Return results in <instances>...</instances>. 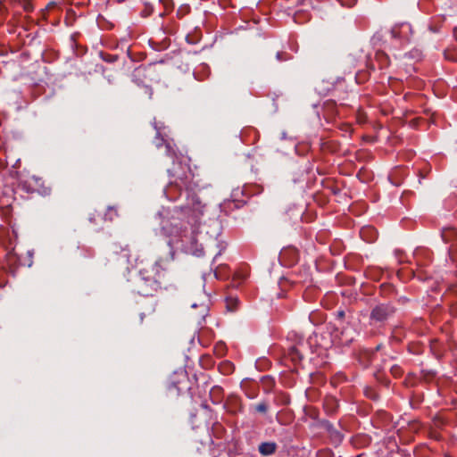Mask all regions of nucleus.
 I'll list each match as a JSON object with an SVG mask.
<instances>
[{"instance_id": "4468645a", "label": "nucleus", "mask_w": 457, "mask_h": 457, "mask_svg": "<svg viewBox=\"0 0 457 457\" xmlns=\"http://www.w3.org/2000/svg\"><path fill=\"white\" fill-rule=\"evenodd\" d=\"M200 308H201V314L203 317L205 316V314L207 313V311H208V306L206 303H201L200 305Z\"/></svg>"}, {"instance_id": "2eb2a0df", "label": "nucleus", "mask_w": 457, "mask_h": 457, "mask_svg": "<svg viewBox=\"0 0 457 457\" xmlns=\"http://www.w3.org/2000/svg\"><path fill=\"white\" fill-rule=\"evenodd\" d=\"M165 147H166V153L168 155L175 154L174 150L172 149V147L170 146V145L169 143H166Z\"/></svg>"}, {"instance_id": "1a4fd4ad", "label": "nucleus", "mask_w": 457, "mask_h": 457, "mask_svg": "<svg viewBox=\"0 0 457 457\" xmlns=\"http://www.w3.org/2000/svg\"><path fill=\"white\" fill-rule=\"evenodd\" d=\"M289 355L294 361L301 360L303 358L300 350L295 345L290 348Z\"/></svg>"}, {"instance_id": "39448f33", "label": "nucleus", "mask_w": 457, "mask_h": 457, "mask_svg": "<svg viewBox=\"0 0 457 457\" xmlns=\"http://www.w3.org/2000/svg\"><path fill=\"white\" fill-rule=\"evenodd\" d=\"M354 329L351 326H347L343 328L340 336L337 334L336 337H339L341 344L347 345L354 339Z\"/></svg>"}, {"instance_id": "7ed1b4c3", "label": "nucleus", "mask_w": 457, "mask_h": 457, "mask_svg": "<svg viewBox=\"0 0 457 457\" xmlns=\"http://www.w3.org/2000/svg\"><path fill=\"white\" fill-rule=\"evenodd\" d=\"M395 313V308L390 303H379L370 312V320L373 322H384Z\"/></svg>"}, {"instance_id": "aec40b11", "label": "nucleus", "mask_w": 457, "mask_h": 457, "mask_svg": "<svg viewBox=\"0 0 457 457\" xmlns=\"http://www.w3.org/2000/svg\"><path fill=\"white\" fill-rule=\"evenodd\" d=\"M339 315H340V316H343V315H344V312H339Z\"/></svg>"}, {"instance_id": "f257e3e1", "label": "nucleus", "mask_w": 457, "mask_h": 457, "mask_svg": "<svg viewBox=\"0 0 457 457\" xmlns=\"http://www.w3.org/2000/svg\"><path fill=\"white\" fill-rule=\"evenodd\" d=\"M155 221L159 224V228H154L155 234L170 237L168 241L170 249L168 255L157 260L151 270H140L137 285V293L142 295H149L151 291L156 288L158 279L161 278V270H165L167 264L173 260L174 249H180L186 253L193 252L188 244L193 243L195 239L189 235L187 228L179 227L178 219H167L162 212H159Z\"/></svg>"}, {"instance_id": "9b49d317", "label": "nucleus", "mask_w": 457, "mask_h": 457, "mask_svg": "<svg viewBox=\"0 0 457 457\" xmlns=\"http://www.w3.org/2000/svg\"><path fill=\"white\" fill-rule=\"evenodd\" d=\"M237 303V299H232V298L227 299V308L231 312L236 310Z\"/></svg>"}, {"instance_id": "a211bd4d", "label": "nucleus", "mask_w": 457, "mask_h": 457, "mask_svg": "<svg viewBox=\"0 0 457 457\" xmlns=\"http://www.w3.org/2000/svg\"><path fill=\"white\" fill-rule=\"evenodd\" d=\"M197 306H198V305H197V303H193L191 304V307H192V308H196Z\"/></svg>"}, {"instance_id": "ddd939ff", "label": "nucleus", "mask_w": 457, "mask_h": 457, "mask_svg": "<svg viewBox=\"0 0 457 457\" xmlns=\"http://www.w3.org/2000/svg\"><path fill=\"white\" fill-rule=\"evenodd\" d=\"M342 5L352 6L356 0H337Z\"/></svg>"}, {"instance_id": "20e7f679", "label": "nucleus", "mask_w": 457, "mask_h": 457, "mask_svg": "<svg viewBox=\"0 0 457 457\" xmlns=\"http://www.w3.org/2000/svg\"><path fill=\"white\" fill-rule=\"evenodd\" d=\"M411 33V27L409 23H402L392 28L391 35L394 38L402 40H409V36Z\"/></svg>"}, {"instance_id": "423d86ee", "label": "nucleus", "mask_w": 457, "mask_h": 457, "mask_svg": "<svg viewBox=\"0 0 457 457\" xmlns=\"http://www.w3.org/2000/svg\"><path fill=\"white\" fill-rule=\"evenodd\" d=\"M278 445L275 442H263L260 444L258 450L262 456H270L276 453Z\"/></svg>"}, {"instance_id": "6e6552de", "label": "nucleus", "mask_w": 457, "mask_h": 457, "mask_svg": "<svg viewBox=\"0 0 457 457\" xmlns=\"http://www.w3.org/2000/svg\"><path fill=\"white\" fill-rule=\"evenodd\" d=\"M376 60L379 63L380 68H385L389 64L388 56L383 52L376 54Z\"/></svg>"}, {"instance_id": "0eeeda50", "label": "nucleus", "mask_w": 457, "mask_h": 457, "mask_svg": "<svg viewBox=\"0 0 457 457\" xmlns=\"http://www.w3.org/2000/svg\"><path fill=\"white\" fill-rule=\"evenodd\" d=\"M376 232L372 228H363L361 230V237L369 242L373 241L376 238Z\"/></svg>"}, {"instance_id": "f3484780", "label": "nucleus", "mask_w": 457, "mask_h": 457, "mask_svg": "<svg viewBox=\"0 0 457 457\" xmlns=\"http://www.w3.org/2000/svg\"><path fill=\"white\" fill-rule=\"evenodd\" d=\"M213 224H214V225H215V227H216L217 235H219V233H220V224H219V222H218V221H214V222H213Z\"/></svg>"}, {"instance_id": "dca6fc26", "label": "nucleus", "mask_w": 457, "mask_h": 457, "mask_svg": "<svg viewBox=\"0 0 457 457\" xmlns=\"http://www.w3.org/2000/svg\"><path fill=\"white\" fill-rule=\"evenodd\" d=\"M282 55H283L282 53H280V52L277 53V55H276L277 60L283 61L284 59H283Z\"/></svg>"}, {"instance_id": "f8f14e48", "label": "nucleus", "mask_w": 457, "mask_h": 457, "mask_svg": "<svg viewBox=\"0 0 457 457\" xmlns=\"http://www.w3.org/2000/svg\"><path fill=\"white\" fill-rule=\"evenodd\" d=\"M254 409L258 412L265 413L268 410V405L266 404V403L262 402L255 405Z\"/></svg>"}, {"instance_id": "f03ea898", "label": "nucleus", "mask_w": 457, "mask_h": 457, "mask_svg": "<svg viewBox=\"0 0 457 457\" xmlns=\"http://www.w3.org/2000/svg\"><path fill=\"white\" fill-rule=\"evenodd\" d=\"M195 187V185L190 180V175H185V177H178L170 182L165 187L164 194L170 201L175 202L185 198V201L175 208L179 209L185 214L192 212L194 218L198 220L204 214L206 206L196 195Z\"/></svg>"}, {"instance_id": "6ab92c4d", "label": "nucleus", "mask_w": 457, "mask_h": 457, "mask_svg": "<svg viewBox=\"0 0 457 457\" xmlns=\"http://www.w3.org/2000/svg\"><path fill=\"white\" fill-rule=\"evenodd\" d=\"M225 366L228 367L229 370L231 369V364L230 363L225 364Z\"/></svg>"}, {"instance_id": "9d476101", "label": "nucleus", "mask_w": 457, "mask_h": 457, "mask_svg": "<svg viewBox=\"0 0 457 457\" xmlns=\"http://www.w3.org/2000/svg\"><path fill=\"white\" fill-rule=\"evenodd\" d=\"M154 129H156V134H157V139H156V146L157 147H160L162 144V142H164V139L163 138H158V137H160L162 134H161V129L162 128L161 127H158L156 122H154Z\"/></svg>"}]
</instances>
